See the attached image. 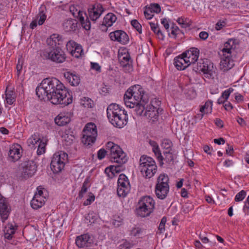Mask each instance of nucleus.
Segmentation results:
<instances>
[{
	"label": "nucleus",
	"instance_id": "obj_62",
	"mask_svg": "<svg viewBox=\"0 0 249 249\" xmlns=\"http://www.w3.org/2000/svg\"><path fill=\"white\" fill-rule=\"evenodd\" d=\"M226 25V22L224 21L219 20L215 24V29L219 31L223 28Z\"/></svg>",
	"mask_w": 249,
	"mask_h": 249
},
{
	"label": "nucleus",
	"instance_id": "obj_8",
	"mask_svg": "<svg viewBox=\"0 0 249 249\" xmlns=\"http://www.w3.org/2000/svg\"><path fill=\"white\" fill-rule=\"evenodd\" d=\"M160 104L159 101L157 100L151 101L150 104L146 106L143 116L152 122L157 120L159 117L158 109Z\"/></svg>",
	"mask_w": 249,
	"mask_h": 249
},
{
	"label": "nucleus",
	"instance_id": "obj_60",
	"mask_svg": "<svg viewBox=\"0 0 249 249\" xmlns=\"http://www.w3.org/2000/svg\"><path fill=\"white\" fill-rule=\"evenodd\" d=\"M144 14L145 17L147 19H150L152 18L154 16L153 14V12H152V11H151V10L149 8V7L146 8V9L144 12Z\"/></svg>",
	"mask_w": 249,
	"mask_h": 249
},
{
	"label": "nucleus",
	"instance_id": "obj_47",
	"mask_svg": "<svg viewBox=\"0 0 249 249\" xmlns=\"http://www.w3.org/2000/svg\"><path fill=\"white\" fill-rule=\"evenodd\" d=\"M173 145L172 142L169 139H164L161 144V146L165 151H171Z\"/></svg>",
	"mask_w": 249,
	"mask_h": 249
},
{
	"label": "nucleus",
	"instance_id": "obj_13",
	"mask_svg": "<svg viewBox=\"0 0 249 249\" xmlns=\"http://www.w3.org/2000/svg\"><path fill=\"white\" fill-rule=\"evenodd\" d=\"M47 53L49 59L56 63H62L66 59L65 54L60 47L49 51Z\"/></svg>",
	"mask_w": 249,
	"mask_h": 249
},
{
	"label": "nucleus",
	"instance_id": "obj_48",
	"mask_svg": "<svg viewBox=\"0 0 249 249\" xmlns=\"http://www.w3.org/2000/svg\"><path fill=\"white\" fill-rule=\"evenodd\" d=\"M41 141V139L39 137L38 133H35L33 135L31 138L28 140V143L33 145L37 143V142H39Z\"/></svg>",
	"mask_w": 249,
	"mask_h": 249
},
{
	"label": "nucleus",
	"instance_id": "obj_63",
	"mask_svg": "<svg viewBox=\"0 0 249 249\" xmlns=\"http://www.w3.org/2000/svg\"><path fill=\"white\" fill-rule=\"evenodd\" d=\"M107 153L106 150L104 149H100L98 152V158L100 160H102L105 158Z\"/></svg>",
	"mask_w": 249,
	"mask_h": 249
},
{
	"label": "nucleus",
	"instance_id": "obj_54",
	"mask_svg": "<svg viewBox=\"0 0 249 249\" xmlns=\"http://www.w3.org/2000/svg\"><path fill=\"white\" fill-rule=\"evenodd\" d=\"M167 221V218L165 216L162 218L160 221V223L159 225L158 230L160 233H162L165 230V225Z\"/></svg>",
	"mask_w": 249,
	"mask_h": 249
},
{
	"label": "nucleus",
	"instance_id": "obj_6",
	"mask_svg": "<svg viewBox=\"0 0 249 249\" xmlns=\"http://www.w3.org/2000/svg\"><path fill=\"white\" fill-rule=\"evenodd\" d=\"M68 160V154L62 151L55 153L51 162V168L54 173L60 172L64 168Z\"/></svg>",
	"mask_w": 249,
	"mask_h": 249
},
{
	"label": "nucleus",
	"instance_id": "obj_33",
	"mask_svg": "<svg viewBox=\"0 0 249 249\" xmlns=\"http://www.w3.org/2000/svg\"><path fill=\"white\" fill-rule=\"evenodd\" d=\"M55 123L59 126H64L68 124L71 119L68 116L61 113L59 114L54 119Z\"/></svg>",
	"mask_w": 249,
	"mask_h": 249
},
{
	"label": "nucleus",
	"instance_id": "obj_12",
	"mask_svg": "<svg viewBox=\"0 0 249 249\" xmlns=\"http://www.w3.org/2000/svg\"><path fill=\"white\" fill-rule=\"evenodd\" d=\"M199 54V50L196 48H191L184 52L182 55L183 56L187 63L190 65L192 64L193 67L195 66Z\"/></svg>",
	"mask_w": 249,
	"mask_h": 249
},
{
	"label": "nucleus",
	"instance_id": "obj_53",
	"mask_svg": "<svg viewBox=\"0 0 249 249\" xmlns=\"http://www.w3.org/2000/svg\"><path fill=\"white\" fill-rule=\"evenodd\" d=\"M149 8L153 13H159L161 11L160 7L158 3H153L150 4Z\"/></svg>",
	"mask_w": 249,
	"mask_h": 249
},
{
	"label": "nucleus",
	"instance_id": "obj_29",
	"mask_svg": "<svg viewBox=\"0 0 249 249\" xmlns=\"http://www.w3.org/2000/svg\"><path fill=\"white\" fill-rule=\"evenodd\" d=\"M45 199V197L44 196H34L30 203L32 208L35 210L39 209L44 205Z\"/></svg>",
	"mask_w": 249,
	"mask_h": 249
},
{
	"label": "nucleus",
	"instance_id": "obj_27",
	"mask_svg": "<svg viewBox=\"0 0 249 249\" xmlns=\"http://www.w3.org/2000/svg\"><path fill=\"white\" fill-rule=\"evenodd\" d=\"M174 64L178 70H183L190 66L182 55L174 58Z\"/></svg>",
	"mask_w": 249,
	"mask_h": 249
},
{
	"label": "nucleus",
	"instance_id": "obj_50",
	"mask_svg": "<svg viewBox=\"0 0 249 249\" xmlns=\"http://www.w3.org/2000/svg\"><path fill=\"white\" fill-rule=\"evenodd\" d=\"M85 219L87 223H89L90 224H92L94 223L96 221L97 216L94 213H91L88 214L86 216Z\"/></svg>",
	"mask_w": 249,
	"mask_h": 249
},
{
	"label": "nucleus",
	"instance_id": "obj_40",
	"mask_svg": "<svg viewBox=\"0 0 249 249\" xmlns=\"http://www.w3.org/2000/svg\"><path fill=\"white\" fill-rule=\"evenodd\" d=\"M149 24L151 29L155 34L157 35L158 38L161 40H163L164 38V36L160 29L159 28L158 24L153 22H150Z\"/></svg>",
	"mask_w": 249,
	"mask_h": 249
},
{
	"label": "nucleus",
	"instance_id": "obj_1",
	"mask_svg": "<svg viewBox=\"0 0 249 249\" xmlns=\"http://www.w3.org/2000/svg\"><path fill=\"white\" fill-rule=\"evenodd\" d=\"M36 94L40 100L47 99L53 104L68 106L72 102V96L64 85L55 78L43 79L36 88Z\"/></svg>",
	"mask_w": 249,
	"mask_h": 249
},
{
	"label": "nucleus",
	"instance_id": "obj_56",
	"mask_svg": "<svg viewBox=\"0 0 249 249\" xmlns=\"http://www.w3.org/2000/svg\"><path fill=\"white\" fill-rule=\"evenodd\" d=\"M70 10L71 12L72 13V15L79 19L78 13L79 12L81 13H85V12L81 11V10H78L74 6H70Z\"/></svg>",
	"mask_w": 249,
	"mask_h": 249
},
{
	"label": "nucleus",
	"instance_id": "obj_59",
	"mask_svg": "<svg viewBox=\"0 0 249 249\" xmlns=\"http://www.w3.org/2000/svg\"><path fill=\"white\" fill-rule=\"evenodd\" d=\"M233 91V89L232 88H230L229 89L225 90L221 95V96L224 98L225 100H227L230 94Z\"/></svg>",
	"mask_w": 249,
	"mask_h": 249
},
{
	"label": "nucleus",
	"instance_id": "obj_38",
	"mask_svg": "<svg viewBox=\"0 0 249 249\" xmlns=\"http://www.w3.org/2000/svg\"><path fill=\"white\" fill-rule=\"evenodd\" d=\"M213 102L208 100L203 106L200 107V112L204 114L211 113L212 111Z\"/></svg>",
	"mask_w": 249,
	"mask_h": 249
},
{
	"label": "nucleus",
	"instance_id": "obj_24",
	"mask_svg": "<svg viewBox=\"0 0 249 249\" xmlns=\"http://www.w3.org/2000/svg\"><path fill=\"white\" fill-rule=\"evenodd\" d=\"M236 41L235 39L230 38L225 43L224 48L222 50L224 55H231L232 51L236 48Z\"/></svg>",
	"mask_w": 249,
	"mask_h": 249
},
{
	"label": "nucleus",
	"instance_id": "obj_41",
	"mask_svg": "<svg viewBox=\"0 0 249 249\" xmlns=\"http://www.w3.org/2000/svg\"><path fill=\"white\" fill-rule=\"evenodd\" d=\"M16 231L15 228L12 225L5 227L4 231V237L8 240L11 239L13 235L15 234Z\"/></svg>",
	"mask_w": 249,
	"mask_h": 249
},
{
	"label": "nucleus",
	"instance_id": "obj_19",
	"mask_svg": "<svg viewBox=\"0 0 249 249\" xmlns=\"http://www.w3.org/2000/svg\"><path fill=\"white\" fill-rule=\"evenodd\" d=\"M116 20L117 17L115 14L112 13L107 14L103 19L102 24L100 25V29L102 31H107V28L111 26Z\"/></svg>",
	"mask_w": 249,
	"mask_h": 249
},
{
	"label": "nucleus",
	"instance_id": "obj_26",
	"mask_svg": "<svg viewBox=\"0 0 249 249\" xmlns=\"http://www.w3.org/2000/svg\"><path fill=\"white\" fill-rule=\"evenodd\" d=\"M78 21L72 18H69L64 20L63 23V29L66 32H73L77 28Z\"/></svg>",
	"mask_w": 249,
	"mask_h": 249
},
{
	"label": "nucleus",
	"instance_id": "obj_39",
	"mask_svg": "<svg viewBox=\"0 0 249 249\" xmlns=\"http://www.w3.org/2000/svg\"><path fill=\"white\" fill-rule=\"evenodd\" d=\"M5 99L6 103L9 105H12L16 101V96L13 90L5 91Z\"/></svg>",
	"mask_w": 249,
	"mask_h": 249
},
{
	"label": "nucleus",
	"instance_id": "obj_58",
	"mask_svg": "<svg viewBox=\"0 0 249 249\" xmlns=\"http://www.w3.org/2000/svg\"><path fill=\"white\" fill-rule=\"evenodd\" d=\"M142 232V230L139 228H134L131 231V235L134 236H139L140 234Z\"/></svg>",
	"mask_w": 249,
	"mask_h": 249
},
{
	"label": "nucleus",
	"instance_id": "obj_64",
	"mask_svg": "<svg viewBox=\"0 0 249 249\" xmlns=\"http://www.w3.org/2000/svg\"><path fill=\"white\" fill-rule=\"evenodd\" d=\"M180 33H181V31L177 26H176L175 27H173L172 28L171 34L174 36V37H176L177 35H178Z\"/></svg>",
	"mask_w": 249,
	"mask_h": 249
},
{
	"label": "nucleus",
	"instance_id": "obj_15",
	"mask_svg": "<svg viewBox=\"0 0 249 249\" xmlns=\"http://www.w3.org/2000/svg\"><path fill=\"white\" fill-rule=\"evenodd\" d=\"M111 40L116 41L122 44H126L129 41V37L125 32L122 30H116L109 34Z\"/></svg>",
	"mask_w": 249,
	"mask_h": 249
},
{
	"label": "nucleus",
	"instance_id": "obj_28",
	"mask_svg": "<svg viewBox=\"0 0 249 249\" xmlns=\"http://www.w3.org/2000/svg\"><path fill=\"white\" fill-rule=\"evenodd\" d=\"M79 20L81 25L86 30H89L91 28L90 22L89 20V17H88L86 13H78Z\"/></svg>",
	"mask_w": 249,
	"mask_h": 249
},
{
	"label": "nucleus",
	"instance_id": "obj_3",
	"mask_svg": "<svg viewBox=\"0 0 249 249\" xmlns=\"http://www.w3.org/2000/svg\"><path fill=\"white\" fill-rule=\"evenodd\" d=\"M139 169L143 177L150 178L157 172V166L152 158L143 155L140 159Z\"/></svg>",
	"mask_w": 249,
	"mask_h": 249
},
{
	"label": "nucleus",
	"instance_id": "obj_34",
	"mask_svg": "<svg viewBox=\"0 0 249 249\" xmlns=\"http://www.w3.org/2000/svg\"><path fill=\"white\" fill-rule=\"evenodd\" d=\"M169 178L168 175L165 173L160 174L156 180V185L169 187Z\"/></svg>",
	"mask_w": 249,
	"mask_h": 249
},
{
	"label": "nucleus",
	"instance_id": "obj_10",
	"mask_svg": "<svg viewBox=\"0 0 249 249\" xmlns=\"http://www.w3.org/2000/svg\"><path fill=\"white\" fill-rule=\"evenodd\" d=\"M130 185L127 177L121 174L118 179L117 194L119 196L125 197L130 191Z\"/></svg>",
	"mask_w": 249,
	"mask_h": 249
},
{
	"label": "nucleus",
	"instance_id": "obj_49",
	"mask_svg": "<svg viewBox=\"0 0 249 249\" xmlns=\"http://www.w3.org/2000/svg\"><path fill=\"white\" fill-rule=\"evenodd\" d=\"M89 180L88 178H86L83 184L81 190L79 193V198H82L83 196V195L87 191L88 188L89 187Z\"/></svg>",
	"mask_w": 249,
	"mask_h": 249
},
{
	"label": "nucleus",
	"instance_id": "obj_30",
	"mask_svg": "<svg viewBox=\"0 0 249 249\" xmlns=\"http://www.w3.org/2000/svg\"><path fill=\"white\" fill-rule=\"evenodd\" d=\"M128 95L127 92L126 91L124 95V100L127 107L133 108L136 105H138L139 103L141 102V100L139 99L137 100V99L134 97Z\"/></svg>",
	"mask_w": 249,
	"mask_h": 249
},
{
	"label": "nucleus",
	"instance_id": "obj_51",
	"mask_svg": "<svg viewBox=\"0 0 249 249\" xmlns=\"http://www.w3.org/2000/svg\"><path fill=\"white\" fill-rule=\"evenodd\" d=\"M246 196V192L242 190L235 196L234 200L236 202H239L243 200Z\"/></svg>",
	"mask_w": 249,
	"mask_h": 249
},
{
	"label": "nucleus",
	"instance_id": "obj_20",
	"mask_svg": "<svg viewBox=\"0 0 249 249\" xmlns=\"http://www.w3.org/2000/svg\"><path fill=\"white\" fill-rule=\"evenodd\" d=\"M91 243V237L89 233L83 234L78 236L75 239L76 246L80 248L88 247Z\"/></svg>",
	"mask_w": 249,
	"mask_h": 249
},
{
	"label": "nucleus",
	"instance_id": "obj_21",
	"mask_svg": "<svg viewBox=\"0 0 249 249\" xmlns=\"http://www.w3.org/2000/svg\"><path fill=\"white\" fill-rule=\"evenodd\" d=\"M127 121L128 117L126 111L123 110L119 116L115 120L113 121L112 124L116 127L122 128L127 124Z\"/></svg>",
	"mask_w": 249,
	"mask_h": 249
},
{
	"label": "nucleus",
	"instance_id": "obj_2",
	"mask_svg": "<svg viewBox=\"0 0 249 249\" xmlns=\"http://www.w3.org/2000/svg\"><path fill=\"white\" fill-rule=\"evenodd\" d=\"M107 148L110 151V160L112 162H116L120 165L110 166V167L106 168L105 173L108 174L109 172H111V174H113V171L120 172L121 165L125 163L127 160L125 153L118 145L111 142H108L107 143Z\"/></svg>",
	"mask_w": 249,
	"mask_h": 249
},
{
	"label": "nucleus",
	"instance_id": "obj_57",
	"mask_svg": "<svg viewBox=\"0 0 249 249\" xmlns=\"http://www.w3.org/2000/svg\"><path fill=\"white\" fill-rule=\"evenodd\" d=\"M124 218L120 216H115L113 221V224L116 226L119 227L123 223Z\"/></svg>",
	"mask_w": 249,
	"mask_h": 249
},
{
	"label": "nucleus",
	"instance_id": "obj_44",
	"mask_svg": "<svg viewBox=\"0 0 249 249\" xmlns=\"http://www.w3.org/2000/svg\"><path fill=\"white\" fill-rule=\"evenodd\" d=\"M133 246V244L128 242L126 239H123L119 243L117 249H130Z\"/></svg>",
	"mask_w": 249,
	"mask_h": 249
},
{
	"label": "nucleus",
	"instance_id": "obj_11",
	"mask_svg": "<svg viewBox=\"0 0 249 249\" xmlns=\"http://www.w3.org/2000/svg\"><path fill=\"white\" fill-rule=\"evenodd\" d=\"M104 11L105 9L102 4L100 3L90 4L88 10L89 18L92 21H95L100 17Z\"/></svg>",
	"mask_w": 249,
	"mask_h": 249
},
{
	"label": "nucleus",
	"instance_id": "obj_22",
	"mask_svg": "<svg viewBox=\"0 0 249 249\" xmlns=\"http://www.w3.org/2000/svg\"><path fill=\"white\" fill-rule=\"evenodd\" d=\"M64 76L67 81L73 86H78L80 82V79L75 72L67 71L64 73Z\"/></svg>",
	"mask_w": 249,
	"mask_h": 249
},
{
	"label": "nucleus",
	"instance_id": "obj_37",
	"mask_svg": "<svg viewBox=\"0 0 249 249\" xmlns=\"http://www.w3.org/2000/svg\"><path fill=\"white\" fill-rule=\"evenodd\" d=\"M97 136L84 134L82 137V142L85 145L88 146L93 143Z\"/></svg>",
	"mask_w": 249,
	"mask_h": 249
},
{
	"label": "nucleus",
	"instance_id": "obj_35",
	"mask_svg": "<svg viewBox=\"0 0 249 249\" xmlns=\"http://www.w3.org/2000/svg\"><path fill=\"white\" fill-rule=\"evenodd\" d=\"M118 59L121 65L124 67L129 65L130 57L127 52L123 53L119 52Z\"/></svg>",
	"mask_w": 249,
	"mask_h": 249
},
{
	"label": "nucleus",
	"instance_id": "obj_43",
	"mask_svg": "<svg viewBox=\"0 0 249 249\" xmlns=\"http://www.w3.org/2000/svg\"><path fill=\"white\" fill-rule=\"evenodd\" d=\"M164 157L163 160L168 164L174 162V156L171 151H164L163 152Z\"/></svg>",
	"mask_w": 249,
	"mask_h": 249
},
{
	"label": "nucleus",
	"instance_id": "obj_23",
	"mask_svg": "<svg viewBox=\"0 0 249 249\" xmlns=\"http://www.w3.org/2000/svg\"><path fill=\"white\" fill-rule=\"evenodd\" d=\"M170 187L155 185V192L156 196L160 199H164L169 192Z\"/></svg>",
	"mask_w": 249,
	"mask_h": 249
},
{
	"label": "nucleus",
	"instance_id": "obj_4",
	"mask_svg": "<svg viewBox=\"0 0 249 249\" xmlns=\"http://www.w3.org/2000/svg\"><path fill=\"white\" fill-rule=\"evenodd\" d=\"M192 68L196 72H203L204 76L208 79H213L216 76V68L213 67V64L208 59L199 60L196 66Z\"/></svg>",
	"mask_w": 249,
	"mask_h": 249
},
{
	"label": "nucleus",
	"instance_id": "obj_5",
	"mask_svg": "<svg viewBox=\"0 0 249 249\" xmlns=\"http://www.w3.org/2000/svg\"><path fill=\"white\" fill-rule=\"evenodd\" d=\"M155 207V201L150 196H144L139 201L136 213L138 216L144 217L150 215Z\"/></svg>",
	"mask_w": 249,
	"mask_h": 249
},
{
	"label": "nucleus",
	"instance_id": "obj_25",
	"mask_svg": "<svg viewBox=\"0 0 249 249\" xmlns=\"http://www.w3.org/2000/svg\"><path fill=\"white\" fill-rule=\"evenodd\" d=\"M149 142L152 147V151L154 152L155 155L156 156L159 161L160 165L161 166H162L163 164V157L161 155L158 144L156 142L152 140H150Z\"/></svg>",
	"mask_w": 249,
	"mask_h": 249
},
{
	"label": "nucleus",
	"instance_id": "obj_32",
	"mask_svg": "<svg viewBox=\"0 0 249 249\" xmlns=\"http://www.w3.org/2000/svg\"><path fill=\"white\" fill-rule=\"evenodd\" d=\"M83 134L97 136L96 125L93 123H88L83 130Z\"/></svg>",
	"mask_w": 249,
	"mask_h": 249
},
{
	"label": "nucleus",
	"instance_id": "obj_7",
	"mask_svg": "<svg viewBox=\"0 0 249 249\" xmlns=\"http://www.w3.org/2000/svg\"><path fill=\"white\" fill-rule=\"evenodd\" d=\"M37 170L36 163L33 160L25 161L19 166L20 177L27 179L32 177Z\"/></svg>",
	"mask_w": 249,
	"mask_h": 249
},
{
	"label": "nucleus",
	"instance_id": "obj_42",
	"mask_svg": "<svg viewBox=\"0 0 249 249\" xmlns=\"http://www.w3.org/2000/svg\"><path fill=\"white\" fill-rule=\"evenodd\" d=\"M147 103H143L140 102L136 105L134 108H135V111L136 112V114L139 116L143 115L144 112H143L144 110H146L145 105Z\"/></svg>",
	"mask_w": 249,
	"mask_h": 249
},
{
	"label": "nucleus",
	"instance_id": "obj_52",
	"mask_svg": "<svg viewBox=\"0 0 249 249\" xmlns=\"http://www.w3.org/2000/svg\"><path fill=\"white\" fill-rule=\"evenodd\" d=\"M131 24L132 26L140 33L141 34L142 32V26L139 23L137 20L133 19L131 21Z\"/></svg>",
	"mask_w": 249,
	"mask_h": 249
},
{
	"label": "nucleus",
	"instance_id": "obj_45",
	"mask_svg": "<svg viewBox=\"0 0 249 249\" xmlns=\"http://www.w3.org/2000/svg\"><path fill=\"white\" fill-rule=\"evenodd\" d=\"M82 53L83 49L82 46L80 45L75 46V48L72 50L71 52V55L76 58H79L81 56Z\"/></svg>",
	"mask_w": 249,
	"mask_h": 249
},
{
	"label": "nucleus",
	"instance_id": "obj_18",
	"mask_svg": "<svg viewBox=\"0 0 249 249\" xmlns=\"http://www.w3.org/2000/svg\"><path fill=\"white\" fill-rule=\"evenodd\" d=\"M60 41H61V36L59 35L53 34L51 36L50 38H47L46 40V43L48 46L46 53H48L49 51L53 50L59 48Z\"/></svg>",
	"mask_w": 249,
	"mask_h": 249
},
{
	"label": "nucleus",
	"instance_id": "obj_61",
	"mask_svg": "<svg viewBox=\"0 0 249 249\" xmlns=\"http://www.w3.org/2000/svg\"><path fill=\"white\" fill-rule=\"evenodd\" d=\"M177 22L178 23V24L182 25V27L183 28H186L189 27L190 25L187 22L186 19H184V18H179L177 20Z\"/></svg>",
	"mask_w": 249,
	"mask_h": 249
},
{
	"label": "nucleus",
	"instance_id": "obj_9",
	"mask_svg": "<svg viewBox=\"0 0 249 249\" xmlns=\"http://www.w3.org/2000/svg\"><path fill=\"white\" fill-rule=\"evenodd\" d=\"M128 96H133L140 100L141 102L148 103L149 97L148 95L145 93L143 88L140 85H135L130 87L126 91Z\"/></svg>",
	"mask_w": 249,
	"mask_h": 249
},
{
	"label": "nucleus",
	"instance_id": "obj_16",
	"mask_svg": "<svg viewBox=\"0 0 249 249\" xmlns=\"http://www.w3.org/2000/svg\"><path fill=\"white\" fill-rule=\"evenodd\" d=\"M22 150L21 146L18 144H14L10 146L8 152L9 159L12 161L18 160L21 157L20 151Z\"/></svg>",
	"mask_w": 249,
	"mask_h": 249
},
{
	"label": "nucleus",
	"instance_id": "obj_31",
	"mask_svg": "<svg viewBox=\"0 0 249 249\" xmlns=\"http://www.w3.org/2000/svg\"><path fill=\"white\" fill-rule=\"evenodd\" d=\"M9 213L7 203L4 200H0V215L3 222L8 218Z\"/></svg>",
	"mask_w": 249,
	"mask_h": 249
},
{
	"label": "nucleus",
	"instance_id": "obj_17",
	"mask_svg": "<svg viewBox=\"0 0 249 249\" xmlns=\"http://www.w3.org/2000/svg\"><path fill=\"white\" fill-rule=\"evenodd\" d=\"M234 66V62L231 58V55H224L222 57L220 63V69L223 72H226Z\"/></svg>",
	"mask_w": 249,
	"mask_h": 249
},
{
	"label": "nucleus",
	"instance_id": "obj_14",
	"mask_svg": "<svg viewBox=\"0 0 249 249\" xmlns=\"http://www.w3.org/2000/svg\"><path fill=\"white\" fill-rule=\"evenodd\" d=\"M123 110L116 104H111L108 106L107 109V117L111 124Z\"/></svg>",
	"mask_w": 249,
	"mask_h": 249
},
{
	"label": "nucleus",
	"instance_id": "obj_46",
	"mask_svg": "<svg viewBox=\"0 0 249 249\" xmlns=\"http://www.w3.org/2000/svg\"><path fill=\"white\" fill-rule=\"evenodd\" d=\"M46 144V141L44 142L43 139L41 140V141L39 142V144L38 145V148L37 150V155H41L45 153Z\"/></svg>",
	"mask_w": 249,
	"mask_h": 249
},
{
	"label": "nucleus",
	"instance_id": "obj_55",
	"mask_svg": "<svg viewBox=\"0 0 249 249\" xmlns=\"http://www.w3.org/2000/svg\"><path fill=\"white\" fill-rule=\"evenodd\" d=\"M78 44L73 40H70L67 43V49L71 52V51L75 48V46H77Z\"/></svg>",
	"mask_w": 249,
	"mask_h": 249
},
{
	"label": "nucleus",
	"instance_id": "obj_36",
	"mask_svg": "<svg viewBox=\"0 0 249 249\" xmlns=\"http://www.w3.org/2000/svg\"><path fill=\"white\" fill-rule=\"evenodd\" d=\"M46 7L44 5H41L39 9V12L37 15V18H39L38 24L39 25H42L47 18L46 15Z\"/></svg>",
	"mask_w": 249,
	"mask_h": 249
}]
</instances>
